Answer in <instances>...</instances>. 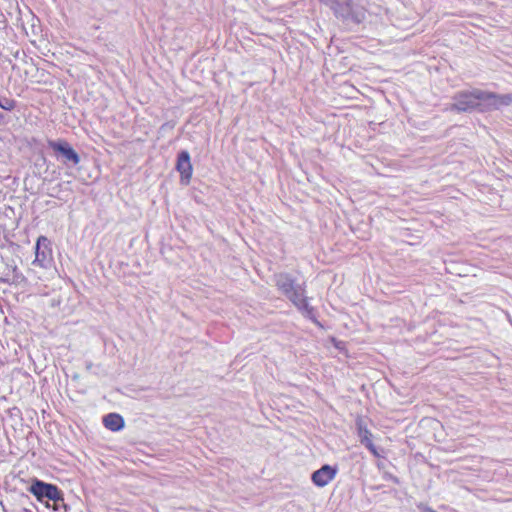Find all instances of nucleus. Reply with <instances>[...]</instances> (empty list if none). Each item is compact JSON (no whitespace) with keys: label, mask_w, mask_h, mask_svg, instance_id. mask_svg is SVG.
Listing matches in <instances>:
<instances>
[{"label":"nucleus","mask_w":512,"mask_h":512,"mask_svg":"<svg viewBox=\"0 0 512 512\" xmlns=\"http://www.w3.org/2000/svg\"><path fill=\"white\" fill-rule=\"evenodd\" d=\"M512 104V94H497L495 92L473 89L472 91H461L454 96L452 111L467 113V111H492L502 106Z\"/></svg>","instance_id":"nucleus-1"},{"label":"nucleus","mask_w":512,"mask_h":512,"mask_svg":"<svg viewBox=\"0 0 512 512\" xmlns=\"http://www.w3.org/2000/svg\"><path fill=\"white\" fill-rule=\"evenodd\" d=\"M276 286L303 315L311 319L314 323L319 324L315 316V309L309 305L303 286L295 284L294 279L287 273H281L276 276Z\"/></svg>","instance_id":"nucleus-2"},{"label":"nucleus","mask_w":512,"mask_h":512,"mask_svg":"<svg viewBox=\"0 0 512 512\" xmlns=\"http://www.w3.org/2000/svg\"><path fill=\"white\" fill-rule=\"evenodd\" d=\"M28 490L37 498L38 501L45 502L47 507H50L49 501H53L55 510L58 509L60 504L64 505L62 491L53 484L35 479Z\"/></svg>","instance_id":"nucleus-3"},{"label":"nucleus","mask_w":512,"mask_h":512,"mask_svg":"<svg viewBox=\"0 0 512 512\" xmlns=\"http://www.w3.org/2000/svg\"><path fill=\"white\" fill-rule=\"evenodd\" d=\"M47 145L51 148L58 159L66 166H76L80 162L79 154L66 140H48Z\"/></svg>","instance_id":"nucleus-4"},{"label":"nucleus","mask_w":512,"mask_h":512,"mask_svg":"<svg viewBox=\"0 0 512 512\" xmlns=\"http://www.w3.org/2000/svg\"><path fill=\"white\" fill-rule=\"evenodd\" d=\"M176 170L180 174L181 183L188 185L193 177V165L190 153L187 150H182L178 153Z\"/></svg>","instance_id":"nucleus-5"},{"label":"nucleus","mask_w":512,"mask_h":512,"mask_svg":"<svg viewBox=\"0 0 512 512\" xmlns=\"http://www.w3.org/2000/svg\"><path fill=\"white\" fill-rule=\"evenodd\" d=\"M336 476L337 467L326 464L312 473L311 480L315 486L323 488L329 485Z\"/></svg>","instance_id":"nucleus-6"},{"label":"nucleus","mask_w":512,"mask_h":512,"mask_svg":"<svg viewBox=\"0 0 512 512\" xmlns=\"http://www.w3.org/2000/svg\"><path fill=\"white\" fill-rule=\"evenodd\" d=\"M51 249L49 248V241L45 236H40L35 246V260L33 264L40 267H47L51 262Z\"/></svg>","instance_id":"nucleus-7"},{"label":"nucleus","mask_w":512,"mask_h":512,"mask_svg":"<svg viewBox=\"0 0 512 512\" xmlns=\"http://www.w3.org/2000/svg\"><path fill=\"white\" fill-rule=\"evenodd\" d=\"M357 430H358V435L361 439V443L364 444L365 447L375 457H379V452L372 441V437H373L372 432L367 428V426L362 421L357 422Z\"/></svg>","instance_id":"nucleus-8"},{"label":"nucleus","mask_w":512,"mask_h":512,"mask_svg":"<svg viewBox=\"0 0 512 512\" xmlns=\"http://www.w3.org/2000/svg\"><path fill=\"white\" fill-rule=\"evenodd\" d=\"M104 426L111 431H119L125 425L122 416L116 413H110L103 417Z\"/></svg>","instance_id":"nucleus-9"},{"label":"nucleus","mask_w":512,"mask_h":512,"mask_svg":"<svg viewBox=\"0 0 512 512\" xmlns=\"http://www.w3.org/2000/svg\"><path fill=\"white\" fill-rule=\"evenodd\" d=\"M326 4H329L334 11H340L343 9H350L352 7V0H320Z\"/></svg>","instance_id":"nucleus-10"},{"label":"nucleus","mask_w":512,"mask_h":512,"mask_svg":"<svg viewBox=\"0 0 512 512\" xmlns=\"http://www.w3.org/2000/svg\"><path fill=\"white\" fill-rule=\"evenodd\" d=\"M16 106V102L9 98H0V107L5 110H12Z\"/></svg>","instance_id":"nucleus-11"},{"label":"nucleus","mask_w":512,"mask_h":512,"mask_svg":"<svg viewBox=\"0 0 512 512\" xmlns=\"http://www.w3.org/2000/svg\"><path fill=\"white\" fill-rule=\"evenodd\" d=\"M422 512H437V511H435L434 509L426 506V507H424V509H422Z\"/></svg>","instance_id":"nucleus-12"}]
</instances>
